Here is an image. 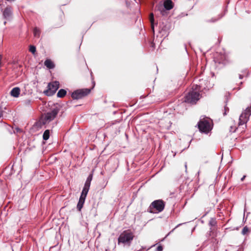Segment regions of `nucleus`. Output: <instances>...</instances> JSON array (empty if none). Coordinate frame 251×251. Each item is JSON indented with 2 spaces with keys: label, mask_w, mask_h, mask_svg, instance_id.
<instances>
[{
  "label": "nucleus",
  "mask_w": 251,
  "mask_h": 251,
  "mask_svg": "<svg viewBox=\"0 0 251 251\" xmlns=\"http://www.w3.org/2000/svg\"><path fill=\"white\" fill-rule=\"evenodd\" d=\"M200 87L197 85L194 89L193 87L192 90L184 97V101L191 104H195L200 99L199 93Z\"/></svg>",
  "instance_id": "f257e3e1"
},
{
  "label": "nucleus",
  "mask_w": 251,
  "mask_h": 251,
  "mask_svg": "<svg viewBox=\"0 0 251 251\" xmlns=\"http://www.w3.org/2000/svg\"><path fill=\"white\" fill-rule=\"evenodd\" d=\"M134 235L132 232L129 230H125L121 233L118 238V244H124V245H130L133 240Z\"/></svg>",
  "instance_id": "f03ea898"
},
{
  "label": "nucleus",
  "mask_w": 251,
  "mask_h": 251,
  "mask_svg": "<svg viewBox=\"0 0 251 251\" xmlns=\"http://www.w3.org/2000/svg\"><path fill=\"white\" fill-rule=\"evenodd\" d=\"M212 121L210 118H201L198 123V126L201 132L208 133L212 129Z\"/></svg>",
  "instance_id": "7ed1b4c3"
},
{
  "label": "nucleus",
  "mask_w": 251,
  "mask_h": 251,
  "mask_svg": "<svg viewBox=\"0 0 251 251\" xmlns=\"http://www.w3.org/2000/svg\"><path fill=\"white\" fill-rule=\"evenodd\" d=\"M60 110V108L58 106H54L51 110L46 113L42 117L41 122L43 125L49 124L50 122L54 119Z\"/></svg>",
  "instance_id": "20e7f679"
},
{
  "label": "nucleus",
  "mask_w": 251,
  "mask_h": 251,
  "mask_svg": "<svg viewBox=\"0 0 251 251\" xmlns=\"http://www.w3.org/2000/svg\"><path fill=\"white\" fill-rule=\"evenodd\" d=\"M165 207V202L162 200L153 201L149 207L150 212L159 213L162 211Z\"/></svg>",
  "instance_id": "39448f33"
},
{
  "label": "nucleus",
  "mask_w": 251,
  "mask_h": 251,
  "mask_svg": "<svg viewBox=\"0 0 251 251\" xmlns=\"http://www.w3.org/2000/svg\"><path fill=\"white\" fill-rule=\"evenodd\" d=\"M251 115V107H248L239 117L238 123L239 127L243 125H245V128L247 127L246 124L249 121Z\"/></svg>",
  "instance_id": "423d86ee"
},
{
  "label": "nucleus",
  "mask_w": 251,
  "mask_h": 251,
  "mask_svg": "<svg viewBox=\"0 0 251 251\" xmlns=\"http://www.w3.org/2000/svg\"><path fill=\"white\" fill-rule=\"evenodd\" d=\"M59 87L58 81H55L52 83H49L48 84V89L44 91V93L47 96H51L53 95Z\"/></svg>",
  "instance_id": "0eeeda50"
},
{
  "label": "nucleus",
  "mask_w": 251,
  "mask_h": 251,
  "mask_svg": "<svg viewBox=\"0 0 251 251\" xmlns=\"http://www.w3.org/2000/svg\"><path fill=\"white\" fill-rule=\"evenodd\" d=\"M90 89H81L75 91L72 94V97L74 100H78L82 99L84 97L88 95L90 93Z\"/></svg>",
  "instance_id": "6e6552de"
},
{
  "label": "nucleus",
  "mask_w": 251,
  "mask_h": 251,
  "mask_svg": "<svg viewBox=\"0 0 251 251\" xmlns=\"http://www.w3.org/2000/svg\"><path fill=\"white\" fill-rule=\"evenodd\" d=\"M214 61L217 66L222 67L227 62L226 56L225 54L216 53L214 56Z\"/></svg>",
  "instance_id": "1a4fd4ad"
},
{
  "label": "nucleus",
  "mask_w": 251,
  "mask_h": 251,
  "mask_svg": "<svg viewBox=\"0 0 251 251\" xmlns=\"http://www.w3.org/2000/svg\"><path fill=\"white\" fill-rule=\"evenodd\" d=\"M163 5L164 7L162 5H156L155 7V9L160 11V12L163 14V12L164 11V8L166 10H169L173 7V2L171 0H165Z\"/></svg>",
  "instance_id": "9d476101"
},
{
  "label": "nucleus",
  "mask_w": 251,
  "mask_h": 251,
  "mask_svg": "<svg viewBox=\"0 0 251 251\" xmlns=\"http://www.w3.org/2000/svg\"><path fill=\"white\" fill-rule=\"evenodd\" d=\"M12 8L11 6H7L3 11H2V15L3 18L7 20H9L12 17Z\"/></svg>",
  "instance_id": "9b49d317"
},
{
  "label": "nucleus",
  "mask_w": 251,
  "mask_h": 251,
  "mask_svg": "<svg viewBox=\"0 0 251 251\" xmlns=\"http://www.w3.org/2000/svg\"><path fill=\"white\" fill-rule=\"evenodd\" d=\"M20 93V89L19 87H14L11 90L10 92L11 95L15 98L18 97Z\"/></svg>",
  "instance_id": "f8f14e48"
},
{
  "label": "nucleus",
  "mask_w": 251,
  "mask_h": 251,
  "mask_svg": "<svg viewBox=\"0 0 251 251\" xmlns=\"http://www.w3.org/2000/svg\"><path fill=\"white\" fill-rule=\"evenodd\" d=\"M44 64L49 69H53L55 67L53 62L50 59L46 60Z\"/></svg>",
  "instance_id": "ddd939ff"
},
{
  "label": "nucleus",
  "mask_w": 251,
  "mask_h": 251,
  "mask_svg": "<svg viewBox=\"0 0 251 251\" xmlns=\"http://www.w3.org/2000/svg\"><path fill=\"white\" fill-rule=\"evenodd\" d=\"M85 199L80 197L79 201L77 204V209L79 211H81V210L83 207V204L85 202Z\"/></svg>",
  "instance_id": "4468645a"
},
{
  "label": "nucleus",
  "mask_w": 251,
  "mask_h": 251,
  "mask_svg": "<svg viewBox=\"0 0 251 251\" xmlns=\"http://www.w3.org/2000/svg\"><path fill=\"white\" fill-rule=\"evenodd\" d=\"M89 188H89V187H86L84 186L83 190L82 191L80 197H82L84 199H86V197L88 192L89 191Z\"/></svg>",
  "instance_id": "2eb2a0df"
},
{
  "label": "nucleus",
  "mask_w": 251,
  "mask_h": 251,
  "mask_svg": "<svg viewBox=\"0 0 251 251\" xmlns=\"http://www.w3.org/2000/svg\"><path fill=\"white\" fill-rule=\"evenodd\" d=\"M66 91L64 89H61L59 90L57 94V96L58 98H63L66 95Z\"/></svg>",
  "instance_id": "dca6fc26"
},
{
  "label": "nucleus",
  "mask_w": 251,
  "mask_h": 251,
  "mask_svg": "<svg viewBox=\"0 0 251 251\" xmlns=\"http://www.w3.org/2000/svg\"><path fill=\"white\" fill-rule=\"evenodd\" d=\"M50 137V131L49 130L47 129L46 130L43 135V138L44 140H47Z\"/></svg>",
  "instance_id": "f3484780"
},
{
  "label": "nucleus",
  "mask_w": 251,
  "mask_h": 251,
  "mask_svg": "<svg viewBox=\"0 0 251 251\" xmlns=\"http://www.w3.org/2000/svg\"><path fill=\"white\" fill-rule=\"evenodd\" d=\"M150 21L151 23V28L154 31V16L153 13H151L150 15Z\"/></svg>",
  "instance_id": "a211bd4d"
},
{
  "label": "nucleus",
  "mask_w": 251,
  "mask_h": 251,
  "mask_svg": "<svg viewBox=\"0 0 251 251\" xmlns=\"http://www.w3.org/2000/svg\"><path fill=\"white\" fill-rule=\"evenodd\" d=\"M33 33H34V35L35 37H39L40 36V31L39 30V29L37 27H35L34 30H33Z\"/></svg>",
  "instance_id": "6ab92c4d"
},
{
  "label": "nucleus",
  "mask_w": 251,
  "mask_h": 251,
  "mask_svg": "<svg viewBox=\"0 0 251 251\" xmlns=\"http://www.w3.org/2000/svg\"><path fill=\"white\" fill-rule=\"evenodd\" d=\"M221 18V16L218 15L217 17L212 18L211 20L207 21V22L214 23L219 20V19H220Z\"/></svg>",
  "instance_id": "aec40b11"
},
{
  "label": "nucleus",
  "mask_w": 251,
  "mask_h": 251,
  "mask_svg": "<svg viewBox=\"0 0 251 251\" xmlns=\"http://www.w3.org/2000/svg\"><path fill=\"white\" fill-rule=\"evenodd\" d=\"M36 47L34 46L30 45L29 47V51L32 53L35 54L36 52Z\"/></svg>",
  "instance_id": "412c9836"
},
{
  "label": "nucleus",
  "mask_w": 251,
  "mask_h": 251,
  "mask_svg": "<svg viewBox=\"0 0 251 251\" xmlns=\"http://www.w3.org/2000/svg\"><path fill=\"white\" fill-rule=\"evenodd\" d=\"M24 105L25 106H29L31 105V100L29 99H26L23 102Z\"/></svg>",
  "instance_id": "4be33fe9"
},
{
  "label": "nucleus",
  "mask_w": 251,
  "mask_h": 251,
  "mask_svg": "<svg viewBox=\"0 0 251 251\" xmlns=\"http://www.w3.org/2000/svg\"><path fill=\"white\" fill-rule=\"evenodd\" d=\"M209 224L210 226H215L216 224V221L215 219H211L210 220V221H209Z\"/></svg>",
  "instance_id": "5701e85b"
},
{
  "label": "nucleus",
  "mask_w": 251,
  "mask_h": 251,
  "mask_svg": "<svg viewBox=\"0 0 251 251\" xmlns=\"http://www.w3.org/2000/svg\"><path fill=\"white\" fill-rule=\"evenodd\" d=\"M248 232H249V228L247 226H245L242 230V233L243 235L246 234Z\"/></svg>",
  "instance_id": "b1692460"
},
{
  "label": "nucleus",
  "mask_w": 251,
  "mask_h": 251,
  "mask_svg": "<svg viewBox=\"0 0 251 251\" xmlns=\"http://www.w3.org/2000/svg\"><path fill=\"white\" fill-rule=\"evenodd\" d=\"M90 184H91V182L86 180L85 182L84 186L90 188Z\"/></svg>",
  "instance_id": "393cba45"
},
{
  "label": "nucleus",
  "mask_w": 251,
  "mask_h": 251,
  "mask_svg": "<svg viewBox=\"0 0 251 251\" xmlns=\"http://www.w3.org/2000/svg\"><path fill=\"white\" fill-rule=\"evenodd\" d=\"M224 115L225 116L227 114V112H228L229 111V108L228 107H226V106H225V108H224Z\"/></svg>",
  "instance_id": "a878e982"
},
{
  "label": "nucleus",
  "mask_w": 251,
  "mask_h": 251,
  "mask_svg": "<svg viewBox=\"0 0 251 251\" xmlns=\"http://www.w3.org/2000/svg\"><path fill=\"white\" fill-rule=\"evenodd\" d=\"M92 177H93L92 174H90V175H89V176H88V177H87L86 180L91 182V181L92 180Z\"/></svg>",
  "instance_id": "bb28decb"
},
{
  "label": "nucleus",
  "mask_w": 251,
  "mask_h": 251,
  "mask_svg": "<svg viewBox=\"0 0 251 251\" xmlns=\"http://www.w3.org/2000/svg\"><path fill=\"white\" fill-rule=\"evenodd\" d=\"M163 251V247L162 246L160 245L157 247L156 248V251Z\"/></svg>",
  "instance_id": "cd10ccee"
},
{
  "label": "nucleus",
  "mask_w": 251,
  "mask_h": 251,
  "mask_svg": "<svg viewBox=\"0 0 251 251\" xmlns=\"http://www.w3.org/2000/svg\"><path fill=\"white\" fill-rule=\"evenodd\" d=\"M2 117V110L0 107V118H1Z\"/></svg>",
  "instance_id": "c85d7f7f"
},
{
  "label": "nucleus",
  "mask_w": 251,
  "mask_h": 251,
  "mask_svg": "<svg viewBox=\"0 0 251 251\" xmlns=\"http://www.w3.org/2000/svg\"><path fill=\"white\" fill-rule=\"evenodd\" d=\"M243 78V75H239V78L242 79Z\"/></svg>",
  "instance_id": "c756f323"
},
{
  "label": "nucleus",
  "mask_w": 251,
  "mask_h": 251,
  "mask_svg": "<svg viewBox=\"0 0 251 251\" xmlns=\"http://www.w3.org/2000/svg\"><path fill=\"white\" fill-rule=\"evenodd\" d=\"M246 176H244L242 178H241V181H243V180L244 179V178H245Z\"/></svg>",
  "instance_id": "7c9ffc66"
},
{
  "label": "nucleus",
  "mask_w": 251,
  "mask_h": 251,
  "mask_svg": "<svg viewBox=\"0 0 251 251\" xmlns=\"http://www.w3.org/2000/svg\"><path fill=\"white\" fill-rule=\"evenodd\" d=\"M7 1H14L15 0H6Z\"/></svg>",
  "instance_id": "2f4dec72"
},
{
  "label": "nucleus",
  "mask_w": 251,
  "mask_h": 251,
  "mask_svg": "<svg viewBox=\"0 0 251 251\" xmlns=\"http://www.w3.org/2000/svg\"><path fill=\"white\" fill-rule=\"evenodd\" d=\"M185 167L186 169H187V163H185Z\"/></svg>",
  "instance_id": "473e14b6"
},
{
  "label": "nucleus",
  "mask_w": 251,
  "mask_h": 251,
  "mask_svg": "<svg viewBox=\"0 0 251 251\" xmlns=\"http://www.w3.org/2000/svg\"><path fill=\"white\" fill-rule=\"evenodd\" d=\"M237 127H235V129H234V130H233V132H235V131H236V129H237Z\"/></svg>",
  "instance_id": "72a5a7b5"
},
{
  "label": "nucleus",
  "mask_w": 251,
  "mask_h": 251,
  "mask_svg": "<svg viewBox=\"0 0 251 251\" xmlns=\"http://www.w3.org/2000/svg\"><path fill=\"white\" fill-rule=\"evenodd\" d=\"M140 251V250H139V251Z\"/></svg>",
  "instance_id": "f704fd0d"
}]
</instances>
